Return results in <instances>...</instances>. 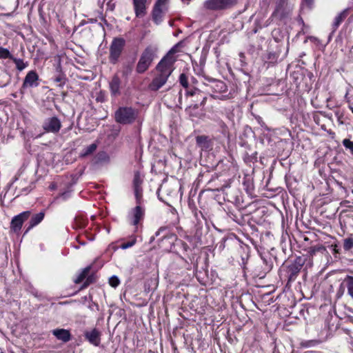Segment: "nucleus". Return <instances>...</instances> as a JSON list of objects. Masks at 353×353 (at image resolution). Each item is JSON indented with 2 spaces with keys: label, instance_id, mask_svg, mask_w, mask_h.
<instances>
[{
  "label": "nucleus",
  "instance_id": "4468645a",
  "mask_svg": "<svg viewBox=\"0 0 353 353\" xmlns=\"http://www.w3.org/2000/svg\"><path fill=\"white\" fill-rule=\"evenodd\" d=\"M121 81L117 74L112 77L109 82V88L111 94L116 97L121 94Z\"/></svg>",
  "mask_w": 353,
  "mask_h": 353
},
{
  "label": "nucleus",
  "instance_id": "b1692460",
  "mask_svg": "<svg viewBox=\"0 0 353 353\" xmlns=\"http://www.w3.org/2000/svg\"><path fill=\"white\" fill-rule=\"evenodd\" d=\"M89 272V268L84 269L79 275L78 276L74 279L75 283H81L86 276Z\"/></svg>",
  "mask_w": 353,
  "mask_h": 353
},
{
  "label": "nucleus",
  "instance_id": "79ce46f5",
  "mask_svg": "<svg viewBox=\"0 0 353 353\" xmlns=\"http://www.w3.org/2000/svg\"><path fill=\"white\" fill-rule=\"evenodd\" d=\"M106 231H107L108 233L110 232V230L108 228H106Z\"/></svg>",
  "mask_w": 353,
  "mask_h": 353
},
{
  "label": "nucleus",
  "instance_id": "c756f323",
  "mask_svg": "<svg viewBox=\"0 0 353 353\" xmlns=\"http://www.w3.org/2000/svg\"><path fill=\"white\" fill-rule=\"evenodd\" d=\"M140 184H141V180H140L139 176L135 175L134 179V188H141Z\"/></svg>",
  "mask_w": 353,
  "mask_h": 353
},
{
  "label": "nucleus",
  "instance_id": "dca6fc26",
  "mask_svg": "<svg viewBox=\"0 0 353 353\" xmlns=\"http://www.w3.org/2000/svg\"><path fill=\"white\" fill-rule=\"evenodd\" d=\"M110 160L109 154L103 151L98 152L94 159V163L100 165L108 164Z\"/></svg>",
  "mask_w": 353,
  "mask_h": 353
},
{
  "label": "nucleus",
  "instance_id": "ddd939ff",
  "mask_svg": "<svg viewBox=\"0 0 353 353\" xmlns=\"http://www.w3.org/2000/svg\"><path fill=\"white\" fill-rule=\"evenodd\" d=\"M85 339L94 346H99L101 343V332L94 328L90 331H86L84 334Z\"/></svg>",
  "mask_w": 353,
  "mask_h": 353
},
{
  "label": "nucleus",
  "instance_id": "f704fd0d",
  "mask_svg": "<svg viewBox=\"0 0 353 353\" xmlns=\"http://www.w3.org/2000/svg\"><path fill=\"white\" fill-rule=\"evenodd\" d=\"M165 229L164 228H160L157 232H156V236H159L161 233V232L163 231Z\"/></svg>",
  "mask_w": 353,
  "mask_h": 353
},
{
  "label": "nucleus",
  "instance_id": "e433bc0d",
  "mask_svg": "<svg viewBox=\"0 0 353 353\" xmlns=\"http://www.w3.org/2000/svg\"><path fill=\"white\" fill-rule=\"evenodd\" d=\"M62 80V78L61 77H58L57 78H56L55 81H57V82H61Z\"/></svg>",
  "mask_w": 353,
  "mask_h": 353
},
{
  "label": "nucleus",
  "instance_id": "1a4fd4ad",
  "mask_svg": "<svg viewBox=\"0 0 353 353\" xmlns=\"http://www.w3.org/2000/svg\"><path fill=\"white\" fill-rule=\"evenodd\" d=\"M30 211H25L17 216H14L11 221V229L15 232H19L21 229L24 221H26L30 217Z\"/></svg>",
  "mask_w": 353,
  "mask_h": 353
},
{
  "label": "nucleus",
  "instance_id": "f257e3e1",
  "mask_svg": "<svg viewBox=\"0 0 353 353\" xmlns=\"http://www.w3.org/2000/svg\"><path fill=\"white\" fill-rule=\"evenodd\" d=\"M176 46L173 47L157 65V74L148 86L150 90L157 91L162 88L173 72L176 61L174 54L176 52Z\"/></svg>",
  "mask_w": 353,
  "mask_h": 353
},
{
  "label": "nucleus",
  "instance_id": "4be33fe9",
  "mask_svg": "<svg viewBox=\"0 0 353 353\" xmlns=\"http://www.w3.org/2000/svg\"><path fill=\"white\" fill-rule=\"evenodd\" d=\"M14 56L12 55L7 48L0 47V59H9L12 60Z\"/></svg>",
  "mask_w": 353,
  "mask_h": 353
},
{
  "label": "nucleus",
  "instance_id": "f8f14e48",
  "mask_svg": "<svg viewBox=\"0 0 353 353\" xmlns=\"http://www.w3.org/2000/svg\"><path fill=\"white\" fill-rule=\"evenodd\" d=\"M38 79L39 76L35 71L31 70L28 72L23 82L22 88L25 89L27 88L37 87L38 85Z\"/></svg>",
  "mask_w": 353,
  "mask_h": 353
},
{
  "label": "nucleus",
  "instance_id": "412c9836",
  "mask_svg": "<svg viewBox=\"0 0 353 353\" xmlns=\"http://www.w3.org/2000/svg\"><path fill=\"white\" fill-rule=\"evenodd\" d=\"M97 148V145L96 143H92V144L89 145L88 146H87L82 150V152L81 153V156L86 157V156H88V155L92 154L96 150Z\"/></svg>",
  "mask_w": 353,
  "mask_h": 353
},
{
  "label": "nucleus",
  "instance_id": "473e14b6",
  "mask_svg": "<svg viewBox=\"0 0 353 353\" xmlns=\"http://www.w3.org/2000/svg\"><path fill=\"white\" fill-rule=\"evenodd\" d=\"M288 4L287 0H278L277 4Z\"/></svg>",
  "mask_w": 353,
  "mask_h": 353
},
{
  "label": "nucleus",
  "instance_id": "2eb2a0df",
  "mask_svg": "<svg viewBox=\"0 0 353 353\" xmlns=\"http://www.w3.org/2000/svg\"><path fill=\"white\" fill-rule=\"evenodd\" d=\"M52 333L59 340L63 342H68L71 339L70 332L65 329H56L52 331Z\"/></svg>",
  "mask_w": 353,
  "mask_h": 353
},
{
  "label": "nucleus",
  "instance_id": "c85d7f7f",
  "mask_svg": "<svg viewBox=\"0 0 353 353\" xmlns=\"http://www.w3.org/2000/svg\"><path fill=\"white\" fill-rule=\"evenodd\" d=\"M179 81L181 85L184 88H188V78L185 74H181L179 77Z\"/></svg>",
  "mask_w": 353,
  "mask_h": 353
},
{
  "label": "nucleus",
  "instance_id": "7c9ffc66",
  "mask_svg": "<svg viewBox=\"0 0 353 353\" xmlns=\"http://www.w3.org/2000/svg\"><path fill=\"white\" fill-rule=\"evenodd\" d=\"M70 192H65L60 194V197L66 199L70 196Z\"/></svg>",
  "mask_w": 353,
  "mask_h": 353
},
{
  "label": "nucleus",
  "instance_id": "7ed1b4c3",
  "mask_svg": "<svg viewBox=\"0 0 353 353\" xmlns=\"http://www.w3.org/2000/svg\"><path fill=\"white\" fill-rule=\"evenodd\" d=\"M157 48L154 46H148L142 52L137 63V72L141 74L145 72L150 66L156 56Z\"/></svg>",
  "mask_w": 353,
  "mask_h": 353
},
{
  "label": "nucleus",
  "instance_id": "aec40b11",
  "mask_svg": "<svg viewBox=\"0 0 353 353\" xmlns=\"http://www.w3.org/2000/svg\"><path fill=\"white\" fill-rule=\"evenodd\" d=\"M346 12L343 11L339 13L335 18L333 23L334 26V30H335L339 25L341 23V22L344 20V19L346 17Z\"/></svg>",
  "mask_w": 353,
  "mask_h": 353
},
{
  "label": "nucleus",
  "instance_id": "bb28decb",
  "mask_svg": "<svg viewBox=\"0 0 353 353\" xmlns=\"http://www.w3.org/2000/svg\"><path fill=\"white\" fill-rule=\"evenodd\" d=\"M119 283L120 281L116 276H112L109 279V284L113 288H117Z\"/></svg>",
  "mask_w": 353,
  "mask_h": 353
},
{
  "label": "nucleus",
  "instance_id": "423d86ee",
  "mask_svg": "<svg viewBox=\"0 0 353 353\" xmlns=\"http://www.w3.org/2000/svg\"><path fill=\"white\" fill-rule=\"evenodd\" d=\"M124 45L125 41L123 39H114L110 47V60L112 63H115L117 61L122 52Z\"/></svg>",
  "mask_w": 353,
  "mask_h": 353
},
{
  "label": "nucleus",
  "instance_id": "72a5a7b5",
  "mask_svg": "<svg viewBox=\"0 0 353 353\" xmlns=\"http://www.w3.org/2000/svg\"><path fill=\"white\" fill-rule=\"evenodd\" d=\"M203 139H204L203 137H196V142L197 143H201Z\"/></svg>",
  "mask_w": 353,
  "mask_h": 353
},
{
  "label": "nucleus",
  "instance_id": "a878e982",
  "mask_svg": "<svg viewBox=\"0 0 353 353\" xmlns=\"http://www.w3.org/2000/svg\"><path fill=\"white\" fill-rule=\"evenodd\" d=\"M134 194L137 205H141L142 200V190L141 188H134Z\"/></svg>",
  "mask_w": 353,
  "mask_h": 353
},
{
  "label": "nucleus",
  "instance_id": "393cba45",
  "mask_svg": "<svg viewBox=\"0 0 353 353\" xmlns=\"http://www.w3.org/2000/svg\"><path fill=\"white\" fill-rule=\"evenodd\" d=\"M343 145L353 155V141L348 139H345L343 140Z\"/></svg>",
  "mask_w": 353,
  "mask_h": 353
},
{
  "label": "nucleus",
  "instance_id": "2f4dec72",
  "mask_svg": "<svg viewBox=\"0 0 353 353\" xmlns=\"http://www.w3.org/2000/svg\"><path fill=\"white\" fill-rule=\"evenodd\" d=\"M303 3L307 5L308 6H311L313 0H303Z\"/></svg>",
  "mask_w": 353,
  "mask_h": 353
},
{
  "label": "nucleus",
  "instance_id": "f03ea898",
  "mask_svg": "<svg viewBox=\"0 0 353 353\" xmlns=\"http://www.w3.org/2000/svg\"><path fill=\"white\" fill-rule=\"evenodd\" d=\"M139 112L132 107H120L114 113V119L120 124H131L137 119Z\"/></svg>",
  "mask_w": 353,
  "mask_h": 353
},
{
  "label": "nucleus",
  "instance_id": "a211bd4d",
  "mask_svg": "<svg viewBox=\"0 0 353 353\" xmlns=\"http://www.w3.org/2000/svg\"><path fill=\"white\" fill-rule=\"evenodd\" d=\"M348 294L353 299V276H347L344 279Z\"/></svg>",
  "mask_w": 353,
  "mask_h": 353
},
{
  "label": "nucleus",
  "instance_id": "cd10ccee",
  "mask_svg": "<svg viewBox=\"0 0 353 353\" xmlns=\"http://www.w3.org/2000/svg\"><path fill=\"white\" fill-rule=\"evenodd\" d=\"M136 241H137L136 238H133L132 240H130L126 243H122L121 245V248H122L123 250H125L129 248H131L136 243Z\"/></svg>",
  "mask_w": 353,
  "mask_h": 353
},
{
  "label": "nucleus",
  "instance_id": "6e6552de",
  "mask_svg": "<svg viewBox=\"0 0 353 353\" xmlns=\"http://www.w3.org/2000/svg\"><path fill=\"white\" fill-rule=\"evenodd\" d=\"M61 127V123L57 117L47 118L43 123V128L47 132L57 133Z\"/></svg>",
  "mask_w": 353,
  "mask_h": 353
},
{
  "label": "nucleus",
  "instance_id": "58836bf2",
  "mask_svg": "<svg viewBox=\"0 0 353 353\" xmlns=\"http://www.w3.org/2000/svg\"><path fill=\"white\" fill-rule=\"evenodd\" d=\"M349 108L350 109V110L352 111V112L353 113V105H349Z\"/></svg>",
  "mask_w": 353,
  "mask_h": 353
},
{
  "label": "nucleus",
  "instance_id": "20e7f679",
  "mask_svg": "<svg viewBox=\"0 0 353 353\" xmlns=\"http://www.w3.org/2000/svg\"><path fill=\"white\" fill-rule=\"evenodd\" d=\"M169 0H157L152 10V21L156 25H159L163 19V16L168 9Z\"/></svg>",
  "mask_w": 353,
  "mask_h": 353
},
{
  "label": "nucleus",
  "instance_id": "6ab92c4d",
  "mask_svg": "<svg viewBox=\"0 0 353 353\" xmlns=\"http://www.w3.org/2000/svg\"><path fill=\"white\" fill-rule=\"evenodd\" d=\"M12 61L15 63L16 68L19 71H22L28 66V62L24 61L21 59H17L14 57Z\"/></svg>",
  "mask_w": 353,
  "mask_h": 353
},
{
  "label": "nucleus",
  "instance_id": "c9c22d12",
  "mask_svg": "<svg viewBox=\"0 0 353 353\" xmlns=\"http://www.w3.org/2000/svg\"><path fill=\"white\" fill-rule=\"evenodd\" d=\"M183 3L189 4L191 0H181Z\"/></svg>",
  "mask_w": 353,
  "mask_h": 353
},
{
  "label": "nucleus",
  "instance_id": "9b49d317",
  "mask_svg": "<svg viewBox=\"0 0 353 353\" xmlns=\"http://www.w3.org/2000/svg\"><path fill=\"white\" fill-rule=\"evenodd\" d=\"M292 11V8L288 4H277L274 12L272 13V17L282 19L286 17Z\"/></svg>",
  "mask_w": 353,
  "mask_h": 353
},
{
  "label": "nucleus",
  "instance_id": "ea45409f",
  "mask_svg": "<svg viewBox=\"0 0 353 353\" xmlns=\"http://www.w3.org/2000/svg\"><path fill=\"white\" fill-rule=\"evenodd\" d=\"M309 39L311 40V41H316V39L315 37H310Z\"/></svg>",
  "mask_w": 353,
  "mask_h": 353
},
{
  "label": "nucleus",
  "instance_id": "4c0bfd02",
  "mask_svg": "<svg viewBox=\"0 0 353 353\" xmlns=\"http://www.w3.org/2000/svg\"><path fill=\"white\" fill-rule=\"evenodd\" d=\"M219 84L221 85V88L222 89L223 87H225L224 83L223 82H219Z\"/></svg>",
  "mask_w": 353,
  "mask_h": 353
},
{
  "label": "nucleus",
  "instance_id": "9d476101",
  "mask_svg": "<svg viewBox=\"0 0 353 353\" xmlns=\"http://www.w3.org/2000/svg\"><path fill=\"white\" fill-rule=\"evenodd\" d=\"M145 209L141 205H137L130 211L128 218L134 225H137L143 219Z\"/></svg>",
  "mask_w": 353,
  "mask_h": 353
},
{
  "label": "nucleus",
  "instance_id": "f3484780",
  "mask_svg": "<svg viewBox=\"0 0 353 353\" xmlns=\"http://www.w3.org/2000/svg\"><path fill=\"white\" fill-rule=\"evenodd\" d=\"M44 216L45 214L43 212L34 214L30 219V225L26 230V232H28L32 228L39 224L43 221Z\"/></svg>",
  "mask_w": 353,
  "mask_h": 353
},
{
  "label": "nucleus",
  "instance_id": "0eeeda50",
  "mask_svg": "<svg viewBox=\"0 0 353 353\" xmlns=\"http://www.w3.org/2000/svg\"><path fill=\"white\" fill-rule=\"evenodd\" d=\"M149 4L148 0H132V6L136 17H144L147 14Z\"/></svg>",
  "mask_w": 353,
  "mask_h": 353
},
{
  "label": "nucleus",
  "instance_id": "39448f33",
  "mask_svg": "<svg viewBox=\"0 0 353 353\" xmlns=\"http://www.w3.org/2000/svg\"><path fill=\"white\" fill-rule=\"evenodd\" d=\"M237 0H205L203 8L210 10H222L236 4Z\"/></svg>",
  "mask_w": 353,
  "mask_h": 353
},
{
  "label": "nucleus",
  "instance_id": "5701e85b",
  "mask_svg": "<svg viewBox=\"0 0 353 353\" xmlns=\"http://www.w3.org/2000/svg\"><path fill=\"white\" fill-rule=\"evenodd\" d=\"M353 248V236H350L343 241V248L345 250H350Z\"/></svg>",
  "mask_w": 353,
  "mask_h": 353
},
{
  "label": "nucleus",
  "instance_id": "a19ab883",
  "mask_svg": "<svg viewBox=\"0 0 353 353\" xmlns=\"http://www.w3.org/2000/svg\"><path fill=\"white\" fill-rule=\"evenodd\" d=\"M334 252H338V250H337V249H336V246H335V248H334Z\"/></svg>",
  "mask_w": 353,
  "mask_h": 353
}]
</instances>
